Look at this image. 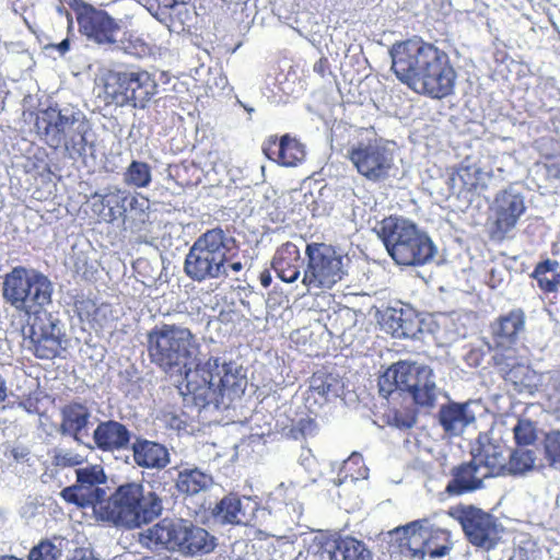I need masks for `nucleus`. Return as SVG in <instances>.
<instances>
[{
	"label": "nucleus",
	"instance_id": "603ef678",
	"mask_svg": "<svg viewBox=\"0 0 560 560\" xmlns=\"http://www.w3.org/2000/svg\"><path fill=\"white\" fill-rule=\"evenodd\" d=\"M45 49H56L60 56H65L70 50V39L67 37L62 39L59 44H47L45 46Z\"/></svg>",
	"mask_w": 560,
	"mask_h": 560
},
{
	"label": "nucleus",
	"instance_id": "f257e3e1",
	"mask_svg": "<svg viewBox=\"0 0 560 560\" xmlns=\"http://www.w3.org/2000/svg\"><path fill=\"white\" fill-rule=\"evenodd\" d=\"M148 355L155 366L165 373L185 374V387L196 406L219 408L224 399L230 401L244 390L245 377L233 362L210 357L191 369L200 345L196 335L176 324L155 325L147 334Z\"/></svg>",
	"mask_w": 560,
	"mask_h": 560
},
{
	"label": "nucleus",
	"instance_id": "9b49d317",
	"mask_svg": "<svg viewBox=\"0 0 560 560\" xmlns=\"http://www.w3.org/2000/svg\"><path fill=\"white\" fill-rule=\"evenodd\" d=\"M346 158L359 175L373 183L387 179L394 167L393 150L378 139H366L350 144Z\"/></svg>",
	"mask_w": 560,
	"mask_h": 560
},
{
	"label": "nucleus",
	"instance_id": "c85d7f7f",
	"mask_svg": "<svg viewBox=\"0 0 560 560\" xmlns=\"http://www.w3.org/2000/svg\"><path fill=\"white\" fill-rule=\"evenodd\" d=\"M133 462L142 468L163 469L170 462L168 450L161 443L145 439H137L132 446Z\"/></svg>",
	"mask_w": 560,
	"mask_h": 560
},
{
	"label": "nucleus",
	"instance_id": "473e14b6",
	"mask_svg": "<svg viewBox=\"0 0 560 560\" xmlns=\"http://www.w3.org/2000/svg\"><path fill=\"white\" fill-rule=\"evenodd\" d=\"M215 546L214 537L205 528L186 521L178 551L186 555L209 553Z\"/></svg>",
	"mask_w": 560,
	"mask_h": 560
},
{
	"label": "nucleus",
	"instance_id": "412c9836",
	"mask_svg": "<svg viewBox=\"0 0 560 560\" xmlns=\"http://www.w3.org/2000/svg\"><path fill=\"white\" fill-rule=\"evenodd\" d=\"M261 150L269 161L284 167L298 166L306 156L304 144L290 133L281 137L277 135L267 137L262 142Z\"/></svg>",
	"mask_w": 560,
	"mask_h": 560
},
{
	"label": "nucleus",
	"instance_id": "052dcab7",
	"mask_svg": "<svg viewBox=\"0 0 560 560\" xmlns=\"http://www.w3.org/2000/svg\"><path fill=\"white\" fill-rule=\"evenodd\" d=\"M482 352L480 350H476V366H478L480 363H481V360H482Z\"/></svg>",
	"mask_w": 560,
	"mask_h": 560
},
{
	"label": "nucleus",
	"instance_id": "a878e982",
	"mask_svg": "<svg viewBox=\"0 0 560 560\" xmlns=\"http://www.w3.org/2000/svg\"><path fill=\"white\" fill-rule=\"evenodd\" d=\"M93 441L102 452H118L128 448L131 432L116 420L101 421L93 432Z\"/></svg>",
	"mask_w": 560,
	"mask_h": 560
},
{
	"label": "nucleus",
	"instance_id": "6e6d98bb",
	"mask_svg": "<svg viewBox=\"0 0 560 560\" xmlns=\"http://www.w3.org/2000/svg\"><path fill=\"white\" fill-rule=\"evenodd\" d=\"M509 560H530V555L525 548H518L513 551Z\"/></svg>",
	"mask_w": 560,
	"mask_h": 560
},
{
	"label": "nucleus",
	"instance_id": "f03ea898",
	"mask_svg": "<svg viewBox=\"0 0 560 560\" xmlns=\"http://www.w3.org/2000/svg\"><path fill=\"white\" fill-rule=\"evenodd\" d=\"M389 54L392 71L415 93L434 100L453 94L457 73L444 49L413 36L393 44Z\"/></svg>",
	"mask_w": 560,
	"mask_h": 560
},
{
	"label": "nucleus",
	"instance_id": "4d7b16f0",
	"mask_svg": "<svg viewBox=\"0 0 560 560\" xmlns=\"http://www.w3.org/2000/svg\"><path fill=\"white\" fill-rule=\"evenodd\" d=\"M259 281H260V284L264 288H268L271 284L272 277H271V273H270V271L268 269H265L264 271L260 272Z\"/></svg>",
	"mask_w": 560,
	"mask_h": 560
},
{
	"label": "nucleus",
	"instance_id": "e433bc0d",
	"mask_svg": "<svg viewBox=\"0 0 560 560\" xmlns=\"http://www.w3.org/2000/svg\"><path fill=\"white\" fill-rule=\"evenodd\" d=\"M537 447H508V475H523L535 466Z\"/></svg>",
	"mask_w": 560,
	"mask_h": 560
},
{
	"label": "nucleus",
	"instance_id": "5fc2aeb1",
	"mask_svg": "<svg viewBox=\"0 0 560 560\" xmlns=\"http://www.w3.org/2000/svg\"><path fill=\"white\" fill-rule=\"evenodd\" d=\"M11 455L18 463H24L28 460L30 451L26 447H13Z\"/></svg>",
	"mask_w": 560,
	"mask_h": 560
},
{
	"label": "nucleus",
	"instance_id": "de8ad7c7",
	"mask_svg": "<svg viewBox=\"0 0 560 560\" xmlns=\"http://www.w3.org/2000/svg\"><path fill=\"white\" fill-rule=\"evenodd\" d=\"M537 164L544 167L547 179H560V152L545 155Z\"/></svg>",
	"mask_w": 560,
	"mask_h": 560
},
{
	"label": "nucleus",
	"instance_id": "680f3d73",
	"mask_svg": "<svg viewBox=\"0 0 560 560\" xmlns=\"http://www.w3.org/2000/svg\"><path fill=\"white\" fill-rule=\"evenodd\" d=\"M0 560H22V559L15 557V556L5 555V556H0Z\"/></svg>",
	"mask_w": 560,
	"mask_h": 560
},
{
	"label": "nucleus",
	"instance_id": "13d9d810",
	"mask_svg": "<svg viewBox=\"0 0 560 560\" xmlns=\"http://www.w3.org/2000/svg\"><path fill=\"white\" fill-rule=\"evenodd\" d=\"M7 398V387L4 380L0 376V402Z\"/></svg>",
	"mask_w": 560,
	"mask_h": 560
},
{
	"label": "nucleus",
	"instance_id": "ddd939ff",
	"mask_svg": "<svg viewBox=\"0 0 560 560\" xmlns=\"http://www.w3.org/2000/svg\"><path fill=\"white\" fill-rule=\"evenodd\" d=\"M22 346L37 359L52 360L62 348V341L50 313L28 316L22 327Z\"/></svg>",
	"mask_w": 560,
	"mask_h": 560
},
{
	"label": "nucleus",
	"instance_id": "6e6552de",
	"mask_svg": "<svg viewBox=\"0 0 560 560\" xmlns=\"http://www.w3.org/2000/svg\"><path fill=\"white\" fill-rule=\"evenodd\" d=\"M51 295L52 283L39 271L18 266L4 277V300L28 316L47 313L44 307L51 302Z\"/></svg>",
	"mask_w": 560,
	"mask_h": 560
},
{
	"label": "nucleus",
	"instance_id": "37998d69",
	"mask_svg": "<svg viewBox=\"0 0 560 560\" xmlns=\"http://www.w3.org/2000/svg\"><path fill=\"white\" fill-rule=\"evenodd\" d=\"M61 550L48 538L42 539L28 552L27 560H58Z\"/></svg>",
	"mask_w": 560,
	"mask_h": 560
},
{
	"label": "nucleus",
	"instance_id": "c03bdc74",
	"mask_svg": "<svg viewBox=\"0 0 560 560\" xmlns=\"http://www.w3.org/2000/svg\"><path fill=\"white\" fill-rule=\"evenodd\" d=\"M113 307L109 303H101L96 306L88 324L94 330L109 327L114 320Z\"/></svg>",
	"mask_w": 560,
	"mask_h": 560
},
{
	"label": "nucleus",
	"instance_id": "1a4fd4ad",
	"mask_svg": "<svg viewBox=\"0 0 560 560\" xmlns=\"http://www.w3.org/2000/svg\"><path fill=\"white\" fill-rule=\"evenodd\" d=\"M233 240L220 228L208 230L192 244L186 256L184 270L195 281L215 279L225 275V264Z\"/></svg>",
	"mask_w": 560,
	"mask_h": 560
},
{
	"label": "nucleus",
	"instance_id": "bf43d9fd",
	"mask_svg": "<svg viewBox=\"0 0 560 560\" xmlns=\"http://www.w3.org/2000/svg\"><path fill=\"white\" fill-rule=\"evenodd\" d=\"M229 267L233 271L238 272L243 269V264L241 261H234V262L230 264Z\"/></svg>",
	"mask_w": 560,
	"mask_h": 560
},
{
	"label": "nucleus",
	"instance_id": "a211bd4d",
	"mask_svg": "<svg viewBox=\"0 0 560 560\" xmlns=\"http://www.w3.org/2000/svg\"><path fill=\"white\" fill-rule=\"evenodd\" d=\"M524 197L509 189L500 191L494 198V220L491 226V238L503 240L517 225L525 213Z\"/></svg>",
	"mask_w": 560,
	"mask_h": 560
},
{
	"label": "nucleus",
	"instance_id": "7c9ffc66",
	"mask_svg": "<svg viewBox=\"0 0 560 560\" xmlns=\"http://www.w3.org/2000/svg\"><path fill=\"white\" fill-rule=\"evenodd\" d=\"M60 432L80 441L81 433L88 428L91 419V411L86 404L70 401L61 410Z\"/></svg>",
	"mask_w": 560,
	"mask_h": 560
},
{
	"label": "nucleus",
	"instance_id": "7ed1b4c3",
	"mask_svg": "<svg viewBox=\"0 0 560 560\" xmlns=\"http://www.w3.org/2000/svg\"><path fill=\"white\" fill-rule=\"evenodd\" d=\"M373 231L383 242L388 255L399 266H423L436 254V247L430 236L404 217H385L376 223Z\"/></svg>",
	"mask_w": 560,
	"mask_h": 560
},
{
	"label": "nucleus",
	"instance_id": "f3484780",
	"mask_svg": "<svg viewBox=\"0 0 560 560\" xmlns=\"http://www.w3.org/2000/svg\"><path fill=\"white\" fill-rule=\"evenodd\" d=\"M526 315L523 308H513L499 315L489 325L491 345L489 350L493 353H512L517 351L515 345L525 330Z\"/></svg>",
	"mask_w": 560,
	"mask_h": 560
},
{
	"label": "nucleus",
	"instance_id": "4be33fe9",
	"mask_svg": "<svg viewBox=\"0 0 560 560\" xmlns=\"http://www.w3.org/2000/svg\"><path fill=\"white\" fill-rule=\"evenodd\" d=\"M258 509L259 503L253 498L230 492L215 504L212 515L222 524L248 525Z\"/></svg>",
	"mask_w": 560,
	"mask_h": 560
},
{
	"label": "nucleus",
	"instance_id": "bb28decb",
	"mask_svg": "<svg viewBox=\"0 0 560 560\" xmlns=\"http://www.w3.org/2000/svg\"><path fill=\"white\" fill-rule=\"evenodd\" d=\"M487 478L508 475V447L499 443H483L471 452Z\"/></svg>",
	"mask_w": 560,
	"mask_h": 560
},
{
	"label": "nucleus",
	"instance_id": "72a5a7b5",
	"mask_svg": "<svg viewBox=\"0 0 560 560\" xmlns=\"http://www.w3.org/2000/svg\"><path fill=\"white\" fill-rule=\"evenodd\" d=\"M530 277L537 281L538 289L545 294H557L560 290V264L558 260L546 258L539 261Z\"/></svg>",
	"mask_w": 560,
	"mask_h": 560
},
{
	"label": "nucleus",
	"instance_id": "58836bf2",
	"mask_svg": "<svg viewBox=\"0 0 560 560\" xmlns=\"http://www.w3.org/2000/svg\"><path fill=\"white\" fill-rule=\"evenodd\" d=\"M124 180L127 185L137 188H145L151 184V167L145 162L132 161L124 173Z\"/></svg>",
	"mask_w": 560,
	"mask_h": 560
},
{
	"label": "nucleus",
	"instance_id": "3c124183",
	"mask_svg": "<svg viewBox=\"0 0 560 560\" xmlns=\"http://www.w3.org/2000/svg\"><path fill=\"white\" fill-rule=\"evenodd\" d=\"M68 560H100L94 555L93 551L88 548H77L74 549L71 558Z\"/></svg>",
	"mask_w": 560,
	"mask_h": 560
},
{
	"label": "nucleus",
	"instance_id": "b1692460",
	"mask_svg": "<svg viewBox=\"0 0 560 560\" xmlns=\"http://www.w3.org/2000/svg\"><path fill=\"white\" fill-rule=\"evenodd\" d=\"M451 476L452 478L445 488L448 495H462L476 491L482 487L483 480L487 479L478 464H475L472 456L469 462L454 466Z\"/></svg>",
	"mask_w": 560,
	"mask_h": 560
},
{
	"label": "nucleus",
	"instance_id": "a19ab883",
	"mask_svg": "<svg viewBox=\"0 0 560 560\" xmlns=\"http://www.w3.org/2000/svg\"><path fill=\"white\" fill-rule=\"evenodd\" d=\"M544 457L550 467H560V431L551 430L541 440Z\"/></svg>",
	"mask_w": 560,
	"mask_h": 560
},
{
	"label": "nucleus",
	"instance_id": "c756f323",
	"mask_svg": "<svg viewBox=\"0 0 560 560\" xmlns=\"http://www.w3.org/2000/svg\"><path fill=\"white\" fill-rule=\"evenodd\" d=\"M93 211L101 220L113 222L118 218H126L128 209L126 206L127 191L119 188L109 189L105 194L93 196Z\"/></svg>",
	"mask_w": 560,
	"mask_h": 560
},
{
	"label": "nucleus",
	"instance_id": "5701e85b",
	"mask_svg": "<svg viewBox=\"0 0 560 560\" xmlns=\"http://www.w3.org/2000/svg\"><path fill=\"white\" fill-rule=\"evenodd\" d=\"M320 550L329 560H373L365 544L352 536H325L320 540Z\"/></svg>",
	"mask_w": 560,
	"mask_h": 560
},
{
	"label": "nucleus",
	"instance_id": "0e129e2a",
	"mask_svg": "<svg viewBox=\"0 0 560 560\" xmlns=\"http://www.w3.org/2000/svg\"><path fill=\"white\" fill-rule=\"evenodd\" d=\"M72 26V20L69 21V30H71Z\"/></svg>",
	"mask_w": 560,
	"mask_h": 560
},
{
	"label": "nucleus",
	"instance_id": "f8f14e48",
	"mask_svg": "<svg viewBox=\"0 0 560 560\" xmlns=\"http://www.w3.org/2000/svg\"><path fill=\"white\" fill-rule=\"evenodd\" d=\"M400 535V547L409 550L411 557L424 559L427 556L442 558L453 548L451 532L438 527H424L421 521L411 522L395 530Z\"/></svg>",
	"mask_w": 560,
	"mask_h": 560
},
{
	"label": "nucleus",
	"instance_id": "a18cd8bd",
	"mask_svg": "<svg viewBox=\"0 0 560 560\" xmlns=\"http://www.w3.org/2000/svg\"><path fill=\"white\" fill-rule=\"evenodd\" d=\"M98 304L88 296H77L73 303L74 311L81 322L88 323Z\"/></svg>",
	"mask_w": 560,
	"mask_h": 560
},
{
	"label": "nucleus",
	"instance_id": "39448f33",
	"mask_svg": "<svg viewBox=\"0 0 560 560\" xmlns=\"http://www.w3.org/2000/svg\"><path fill=\"white\" fill-rule=\"evenodd\" d=\"M159 93L153 72L140 66H121L103 77V98L106 105L144 109Z\"/></svg>",
	"mask_w": 560,
	"mask_h": 560
},
{
	"label": "nucleus",
	"instance_id": "423d86ee",
	"mask_svg": "<svg viewBox=\"0 0 560 560\" xmlns=\"http://www.w3.org/2000/svg\"><path fill=\"white\" fill-rule=\"evenodd\" d=\"M34 115V129L39 139L49 148L65 147L70 153L83 155L86 152V124L80 120V113L63 112L58 104L39 108Z\"/></svg>",
	"mask_w": 560,
	"mask_h": 560
},
{
	"label": "nucleus",
	"instance_id": "cd10ccee",
	"mask_svg": "<svg viewBox=\"0 0 560 560\" xmlns=\"http://www.w3.org/2000/svg\"><path fill=\"white\" fill-rule=\"evenodd\" d=\"M185 520L163 518L148 528L145 539L149 546L178 551L182 536L185 533Z\"/></svg>",
	"mask_w": 560,
	"mask_h": 560
},
{
	"label": "nucleus",
	"instance_id": "20e7f679",
	"mask_svg": "<svg viewBox=\"0 0 560 560\" xmlns=\"http://www.w3.org/2000/svg\"><path fill=\"white\" fill-rule=\"evenodd\" d=\"M162 500L153 491L144 492L139 482L120 485L96 511L102 520L137 528L155 520L162 512Z\"/></svg>",
	"mask_w": 560,
	"mask_h": 560
},
{
	"label": "nucleus",
	"instance_id": "09e8293b",
	"mask_svg": "<svg viewBox=\"0 0 560 560\" xmlns=\"http://www.w3.org/2000/svg\"><path fill=\"white\" fill-rule=\"evenodd\" d=\"M124 49L132 55H142L148 50V45L140 38H132L130 36L128 39L121 40Z\"/></svg>",
	"mask_w": 560,
	"mask_h": 560
},
{
	"label": "nucleus",
	"instance_id": "4468645a",
	"mask_svg": "<svg viewBox=\"0 0 560 560\" xmlns=\"http://www.w3.org/2000/svg\"><path fill=\"white\" fill-rule=\"evenodd\" d=\"M462 526L467 540L485 550L493 549L499 542V525L490 513L474 505L459 506L450 513Z\"/></svg>",
	"mask_w": 560,
	"mask_h": 560
},
{
	"label": "nucleus",
	"instance_id": "0eeeda50",
	"mask_svg": "<svg viewBox=\"0 0 560 560\" xmlns=\"http://www.w3.org/2000/svg\"><path fill=\"white\" fill-rule=\"evenodd\" d=\"M380 394L384 397L395 392L408 393L419 407H433L436 400V385L433 370L428 365L398 361L393 363L378 378Z\"/></svg>",
	"mask_w": 560,
	"mask_h": 560
},
{
	"label": "nucleus",
	"instance_id": "f704fd0d",
	"mask_svg": "<svg viewBox=\"0 0 560 560\" xmlns=\"http://www.w3.org/2000/svg\"><path fill=\"white\" fill-rule=\"evenodd\" d=\"M383 327L394 338H408L416 334V317L402 308H392L383 316Z\"/></svg>",
	"mask_w": 560,
	"mask_h": 560
},
{
	"label": "nucleus",
	"instance_id": "2eb2a0df",
	"mask_svg": "<svg viewBox=\"0 0 560 560\" xmlns=\"http://www.w3.org/2000/svg\"><path fill=\"white\" fill-rule=\"evenodd\" d=\"M75 485L66 487L61 490V498L80 508H96L102 504L105 497V490L100 486L106 482V475L101 465H90L75 470Z\"/></svg>",
	"mask_w": 560,
	"mask_h": 560
},
{
	"label": "nucleus",
	"instance_id": "6ab92c4d",
	"mask_svg": "<svg viewBox=\"0 0 560 560\" xmlns=\"http://www.w3.org/2000/svg\"><path fill=\"white\" fill-rule=\"evenodd\" d=\"M303 395L304 405L311 413H316L327 404L339 397L345 389L342 378L325 369L315 371L307 381Z\"/></svg>",
	"mask_w": 560,
	"mask_h": 560
},
{
	"label": "nucleus",
	"instance_id": "8fccbe9b",
	"mask_svg": "<svg viewBox=\"0 0 560 560\" xmlns=\"http://www.w3.org/2000/svg\"><path fill=\"white\" fill-rule=\"evenodd\" d=\"M164 421L171 429L176 431L186 430L187 428V422L180 416L173 412L165 413Z\"/></svg>",
	"mask_w": 560,
	"mask_h": 560
},
{
	"label": "nucleus",
	"instance_id": "864d4df0",
	"mask_svg": "<svg viewBox=\"0 0 560 560\" xmlns=\"http://www.w3.org/2000/svg\"><path fill=\"white\" fill-rule=\"evenodd\" d=\"M330 65L329 60L326 57L319 58L314 65V72L319 74L320 77H325L329 71Z\"/></svg>",
	"mask_w": 560,
	"mask_h": 560
},
{
	"label": "nucleus",
	"instance_id": "dca6fc26",
	"mask_svg": "<svg viewBox=\"0 0 560 560\" xmlns=\"http://www.w3.org/2000/svg\"><path fill=\"white\" fill-rule=\"evenodd\" d=\"M79 32L89 40L100 45L116 43L119 24L106 11L94 8L83 1L72 7Z\"/></svg>",
	"mask_w": 560,
	"mask_h": 560
},
{
	"label": "nucleus",
	"instance_id": "49530a36",
	"mask_svg": "<svg viewBox=\"0 0 560 560\" xmlns=\"http://www.w3.org/2000/svg\"><path fill=\"white\" fill-rule=\"evenodd\" d=\"M126 206L128 213H135V215H137L140 221H144L145 217L148 215L145 212V210L149 208L148 199L127 192Z\"/></svg>",
	"mask_w": 560,
	"mask_h": 560
},
{
	"label": "nucleus",
	"instance_id": "393cba45",
	"mask_svg": "<svg viewBox=\"0 0 560 560\" xmlns=\"http://www.w3.org/2000/svg\"><path fill=\"white\" fill-rule=\"evenodd\" d=\"M302 266L301 250L290 241L281 244L271 259V268L277 277L287 283L295 282L300 278Z\"/></svg>",
	"mask_w": 560,
	"mask_h": 560
},
{
	"label": "nucleus",
	"instance_id": "ea45409f",
	"mask_svg": "<svg viewBox=\"0 0 560 560\" xmlns=\"http://www.w3.org/2000/svg\"><path fill=\"white\" fill-rule=\"evenodd\" d=\"M513 435L516 446L537 447V431L535 424L527 419H518L513 428Z\"/></svg>",
	"mask_w": 560,
	"mask_h": 560
},
{
	"label": "nucleus",
	"instance_id": "c9c22d12",
	"mask_svg": "<svg viewBox=\"0 0 560 560\" xmlns=\"http://www.w3.org/2000/svg\"><path fill=\"white\" fill-rule=\"evenodd\" d=\"M451 179L460 192H474L483 187L481 168L476 163H468V160L456 167Z\"/></svg>",
	"mask_w": 560,
	"mask_h": 560
},
{
	"label": "nucleus",
	"instance_id": "e2e57ef3",
	"mask_svg": "<svg viewBox=\"0 0 560 560\" xmlns=\"http://www.w3.org/2000/svg\"><path fill=\"white\" fill-rule=\"evenodd\" d=\"M411 424H412L411 422H408V423H404L402 425L409 428V427H411Z\"/></svg>",
	"mask_w": 560,
	"mask_h": 560
},
{
	"label": "nucleus",
	"instance_id": "79ce46f5",
	"mask_svg": "<svg viewBox=\"0 0 560 560\" xmlns=\"http://www.w3.org/2000/svg\"><path fill=\"white\" fill-rule=\"evenodd\" d=\"M86 462V456L69 448H56L51 456L52 466L65 469L81 466Z\"/></svg>",
	"mask_w": 560,
	"mask_h": 560
},
{
	"label": "nucleus",
	"instance_id": "aec40b11",
	"mask_svg": "<svg viewBox=\"0 0 560 560\" xmlns=\"http://www.w3.org/2000/svg\"><path fill=\"white\" fill-rule=\"evenodd\" d=\"M491 360L499 375L517 393L529 390L535 386V372L517 351L493 353Z\"/></svg>",
	"mask_w": 560,
	"mask_h": 560
},
{
	"label": "nucleus",
	"instance_id": "4c0bfd02",
	"mask_svg": "<svg viewBox=\"0 0 560 560\" xmlns=\"http://www.w3.org/2000/svg\"><path fill=\"white\" fill-rule=\"evenodd\" d=\"M210 481L211 477L197 468L185 469L178 474L176 488L182 493L192 495L207 488Z\"/></svg>",
	"mask_w": 560,
	"mask_h": 560
},
{
	"label": "nucleus",
	"instance_id": "9d476101",
	"mask_svg": "<svg viewBox=\"0 0 560 560\" xmlns=\"http://www.w3.org/2000/svg\"><path fill=\"white\" fill-rule=\"evenodd\" d=\"M302 284L307 290H330L348 276V257L329 243L310 242L305 246Z\"/></svg>",
	"mask_w": 560,
	"mask_h": 560
},
{
	"label": "nucleus",
	"instance_id": "2f4dec72",
	"mask_svg": "<svg viewBox=\"0 0 560 560\" xmlns=\"http://www.w3.org/2000/svg\"><path fill=\"white\" fill-rule=\"evenodd\" d=\"M474 420L468 404L451 402L441 406L439 410V422L448 434L460 433Z\"/></svg>",
	"mask_w": 560,
	"mask_h": 560
}]
</instances>
